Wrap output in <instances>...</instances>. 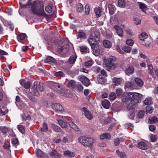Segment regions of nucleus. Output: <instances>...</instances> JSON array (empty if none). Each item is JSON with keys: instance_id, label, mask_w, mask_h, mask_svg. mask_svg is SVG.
<instances>
[{"instance_id": "1", "label": "nucleus", "mask_w": 158, "mask_h": 158, "mask_svg": "<svg viewBox=\"0 0 158 158\" xmlns=\"http://www.w3.org/2000/svg\"><path fill=\"white\" fill-rule=\"evenodd\" d=\"M27 4L22 5L20 3L21 7L23 8H30L33 14L38 16H45L47 14L44 10L43 5L39 1H35L32 3H30V1Z\"/></svg>"}, {"instance_id": "2", "label": "nucleus", "mask_w": 158, "mask_h": 158, "mask_svg": "<svg viewBox=\"0 0 158 158\" xmlns=\"http://www.w3.org/2000/svg\"><path fill=\"white\" fill-rule=\"evenodd\" d=\"M142 95L141 94L135 92H128L124 98L126 102H133L138 104L140 102Z\"/></svg>"}, {"instance_id": "3", "label": "nucleus", "mask_w": 158, "mask_h": 158, "mask_svg": "<svg viewBox=\"0 0 158 158\" xmlns=\"http://www.w3.org/2000/svg\"><path fill=\"white\" fill-rule=\"evenodd\" d=\"M37 87L42 92L44 91L45 89L44 84L42 82H40L38 85L37 82L35 81L33 83L32 87L29 90V92L34 95L37 96H39L40 94L38 90Z\"/></svg>"}, {"instance_id": "4", "label": "nucleus", "mask_w": 158, "mask_h": 158, "mask_svg": "<svg viewBox=\"0 0 158 158\" xmlns=\"http://www.w3.org/2000/svg\"><path fill=\"white\" fill-rule=\"evenodd\" d=\"M115 58L113 56H110L104 60V65L105 68L108 71L114 70L115 68V64L114 63Z\"/></svg>"}, {"instance_id": "5", "label": "nucleus", "mask_w": 158, "mask_h": 158, "mask_svg": "<svg viewBox=\"0 0 158 158\" xmlns=\"http://www.w3.org/2000/svg\"><path fill=\"white\" fill-rule=\"evenodd\" d=\"M99 38L100 33L96 31L90 35L87 41L92 48L99 43Z\"/></svg>"}, {"instance_id": "6", "label": "nucleus", "mask_w": 158, "mask_h": 158, "mask_svg": "<svg viewBox=\"0 0 158 158\" xmlns=\"http://www.w3.org/2000/svg\"><path fill=\"white\" fill-rule=\"evenodd\" d=\"M48 87L56 91L61 95H64V89L60 85V84L52 81L48 82Z\"/></svg>"}, {"instance_id": "7", "label": "nucleus", "mask_w": 158, "mask_h": 158, "mask_svg": "<svg viewBox=\"0 0 158 158\" xmlns=\"http://www.w3.org/2000/svg\"><path fill=\"white\" fill-rule=\"evenodd\" d=\"M78 141L84 146L91 147L93 144L94 139L92 138L81 136L78 138Z\"/></svg>"}, {"instance_id": "8", "label": "nucleus", "mask_w": 158, "mask_h": 158, "mask_svg": "<svg viewBox=\"0 0 158 158\" xmlns=\"http://www.w3.org/2000/svg\"><path fill=\"white\" fill-rule=\"evenodd\" d=\"M63 43L61 46H59L57 48V51L59 53H66L67 52L69 49V46L67 42V40H61Z\"/></svg>"}, {"instance_id": "9", "label": "nucleus", "mask_w": 158, "mask_h": 158, "mask_svg": "<svg viewBox=\"0 0 158 158\" xmlns=\"http://www.w3.org/2000/svg\"><path fill=\"white\" fill-rule=\"evenodd\" d=\"M79 80L84 85L86 86H88L90 84V81L88 78L85 76H79L78 77Z\"/></svg>"}, {"instance_id": "10", "label": "nucleus", "mask_w": 158, "mask_h": 158, "mask_svg": "<svg viewBox=\"0 0 158 158\" xmlns=\"http://www.w3.org/2000/svg\"><path fill=\"white\" fill-rule=\"evenodd\" d=\"M52 109L57 112L61 111L63 110V107L59 103L52 104Z\"/></svg>"}, {"instance_id": "11", "label": "nucleus", "mask_w": 158, "mask_h": 158, "mask_svg": "<svg viewBox=\"0 0 158 158\" xmlns=\"http://www.w3.org/2000/svg\"><path fill=\"white\" fill-rule=\"evenodd\" d=\"M50 158H58L61 157V155L55 150H52L49 153Z\"/></svg>"}, {"instance_id": "12", "label": "nucleus", "mask_w": 158, "mask_h": 158, "mask_svg": "<svg viewBox=\"0 0 158 158\" xmlns=\"http://www.w3.org/2000/svg\"><path fill=\"white\" fill-rule=\"evenodd\" d=\"M84 112L85 116L88 119L91 120L93 118V115L90 112L87 110L85 107H83L82 109Z\"/></svg>"}, {"instance_id": "13", "label": "nucleus", "mask_w": 158, "mask_h": 158, "mask_svg": "<svg viewBox=\"0 0 158 158\" xmlns=\"http://www.w3.org/2000/svg\"><path fill=\"white\" fill-rule=\"evenodd\" d=\"M114 28L116 31V33L120 37H122L123 35V32L122 29L119 26L117 25H115Z\"/></svg>"}, {"instance_id": "14", "label": "nucleus", "mask_w": 158, "mask_h": 158, "mask_svg": "<svg viewBox=\"0 0 158 158\" xmlns=\"http://www.w3.org/2000/svg\"><path fill=\"white\" fill-rule=\"evenodd\" d=\"M138 147L143 150L147 149L148 146V145L144 142H140L138 143Z\"/></svg>"}, {"instance_id": "15", "label": "nucleus", "mask_w": 158, "mask_h": 158, "mask_svg": "<svg viewBox=\"0 0 158 158\" xmlns=\"http://www.w3.org/2000/svg\"><path fill=\"white\" fill-rule=\"evenodd\" d=\"M134 71V67L132 65H130L125 70V73L127 75L129 76L133 74Z\"/></svg>"}, {"instance_id": "16", "label": "nucleus", "mask_w": 158, "mask_h": 158, "mask_svg": "<svg viewBox=\"0 0 158 158\" xmlns=\"http://www.w3.org/2000/svg\"><path fill=\"white\" fill-rule=\"evenodd\" d=\"M151 39L148 37L140 42L143 45L149 46L151 44Z\"/></svg>"}, {"instance_id": "17", "label": "nucleus", "mask_w": 158, "mask_h": 158, "mask_svg": "<svg viewBox=\"0 0 158 158\" xmlns=\"http://www.w3.org/2000/svg\"><path fill=\"white\" fill-rule=\"evenodd\" d=\"M110 103L109 101L106 100H103L102 102V105L104 108L106 109H108L109 108Z\"/></svg>"}, {"instance_id": "18", "label": "nucleus", "mask_w": 158, "mask_h": 158, "mask_svg": "<svg viewBox=\"0 0 158 158\" xmlns=\"http://www.w3.org/2000/svg\"><path fill=\"white\" fill-rule=\"evenodd\" d=\"M77 57V56L76 54L71 56L68 60L69 63L70 64H73L76 60Z\"/></svg>"}, {"instance_id": "19", "label": "nucleus", "mask_w": 158, "mask_h": 158, "mask_svg": "<svg viewBox=\"0 0 158 158\" xmlns=\"http://www.w3.org/2000/svg\"><path fill=\"white\" fill-rule=\"evenodd\" d=\"M125 140V138H117L114 140V143L115 146H118L120 142H123Z\"/></svg>"}, {"instance_id": "20", "label": "nucleus", "mask_w": 158, "mask_h": 158, "mask_svg": "<svg viewBox=\"0 0 158 158\" xmlns=\"http://www.w3.org/2000/svg\"><path fill=\"white\" fill-rule=\"evenodd\" d=\"M107 8L109 10L110 14V15H113L114 13L115 10L114 6L112 5L109 4L107 6Z\"/></svg>"}, {"instance_id": "21", "label": "nucleus", "mask_w": 158, "mask_h": 158, "mask_svg": "<svg viewBox=\"0 0 158 158\" xmlns=\"http://www.w3.org/2000/svg\"><path fill=\"white\" fill-rule=\"evenodd\" d=\"M57 120L58 121L59 124L62 128H65L67 127L68 124L67 123L63 121V120L58 119H57Z\"/></svg>"}, {"instance_id": "22", "label": "nucleus", "mask_w": 158, "mask_h": 158, "mask_svg": "<svg viewBox=\"0 0 158 158\" xmlns=\"http://www.w3.org/2000/svg\"><path fill=\"white\" fill-rule=\"evenodd\" d=\"M128 102L129 104L127 105V109L128 110L134 109L135 106L137 105V104L133 102L132 101L131 102L129 101Z\"/></svg>"}, {"instance_id": "23", "label": "nucleus", "mask_w": 158, "mask_h": 158, "mask_svg": "<svg viewBox=\"0 0 158 158\" xmlns=\"http://www.w3.org/2000/svg\"><path fill=\"white\" fill-rule=\"evenodd\" d=\"M44 62L46 63L52 62L54 63L56 62L55 59L53 57L48 56L47 58L44 60Z\"/></svg>"}, {"instance_id": "24", "label": "nucleus", "mask_w": 158, "mask_h": 158, "mask_svg": "<svg viewBox=\"0 0 158 158\" xmlns=\"http://www.w3.org/2000/svg\"><path fill=\"white\" fill-rule=\"evenodd\" d=\"M139 8L141 9L142 11L146 13L145 11L148 9L146 5L142 2H139Z\"/></svg>"}, {"instance_id": "25", "label": "nucleus", "mask_w": 158, "mask_h": 158, "mask_svg": "<svg viewBox=\"0 0 158 158\" xmlns=\"http://www.w3.org/2000/svg\"><path fill=\"white\" fill-rule=\"evenodd\" d=\"M103 43L104 47L107 48H110L112 46L111 42L107 40L103 41Z\"/></svg>"}, {"instance_id": "26", "label": "nucleus", "mask_w": 158, "mask_h": 158, "mask_svg": "<svg viewBox=\"0 0 158 158\" xmlns=\"http://www.w3.org/2000/svg\"><path fill=\"white\" fill-rule=\"evenodd\" d=\"M69 125L71 127L76 131H80V128L73 122L70 123L69 124Z\"/></svg>"}, {"instance_id": "27", "label": "nucleus", "mask_w": 158, "mask_h": 158, "mask_svg": "<svg viewBox=\"0 0 158 158\" xmlns=\"http://www.w3.org/2000/svg\"><path fill=\"white\" fill-rule=\"evenodd\" d=\"M135 81L138 86L141 87L143 85V82L139 78H135Z\"/></svg>"}, {"instance_id": "28", "label": "nucleus", "mask_w": 158, "mask_h": 158, "mask_svg": "<svg viewBox=\"0 0 158 158\" xmlns=\"http://www.w3.org/2000/svg\"><path fill=\"white\" fill-rule=\"evenodd\" d=\"M67 86L69 87H71L72 88H74L76 86V83L75 81L71 80L67 84Z\"/></svg>"}, {"instance_id": "29", "label": "nucleus", "mask_w": 158, "mask_h": 158, "mask_svg": "<svg viewBox=\"0 0 158 158\" xmlns=\"http://www.w3.org/2000/svg\"><path fill=\"white\" fill-rule=\"evenodd\" d=\"M77 36V39L80 38L81 39H85L86 37L85 34L83 31L79 32Z\"/></svg>"}, {"instance_id": "30", "label": "nucleus", "mask_w": 158, "mask_h": 158, "mask_svg": "<svg viewBox=\"0 0 158 158\" xmlns=\"http://www.w3.org/2000/svg\"><path fill=\"white\" fill-rule=\"evenodd\" d=\"M100 138L101 139H109L111 138V135L109 133H106L101 135Z\"/></svg>"}, {"instance_id": "31", "label": "nucleus", "mask_w": 158, "mask_h": 158, "mask_svg": "<svg viewBox=\"0 0 158 158\" xmlns=\"http://www.w3.org/2000/svg\"><path fill=\"white\" fill-rule=\"evenodd\" d=\"M94 11L97 17H99L101 15L102 10L99 8H96L94 9Z\"/></svg>"}, {"instance_id": "32", "label": "nucleus", "mask_w": 158, "mask_h": 158, "mask_svg": "<svg viewBox=\"0 0 158 158\" xmlns=\"http://www.w3.org/2000/svg\"><path fill=\"white\" fill-rule=\"evenodd\" d=\"M53 6L52 5H49L46 6L45 10L46 12L48 13H51L52 10Z\"/></svg>"}, {"instance_id": "33", "label": "nucleus", "mask_w": 158, "mask_h": 158, "mask_svg": "<svg viewBox=\"0 0 158 158\" xmlns=\"http://www.w3.org/2000/svg\"><path fill=\"white\" fill-rule=\"evenodd\" d=\"M36 154L39 158H43L44 154L40 150H38L36 152Z\"/></svg>"}, {"instance_id": "34", "label": "nucleus", "mask_w": 158, "mask_h": 158, "mask_svg": "<svg viewBox=\"0 0 158 158\" xmlns=\"http://www.w3.org/2000/svg\"><path fill=\"white\" fill-rule=\"evenodd\" d=\"M113 81L114 84L117 85L120 84L121 80L120 78L114 77L113 78Z\"/></svg>"}, {"instance_id": "35", "label": "nucleus", "mask_w": 158, "mask_h": 158, "mask_svg": "<svg viewBox=\"0 0 158 158\" xmlns=\"http://www.w3.org/2000/svg\"><path fill=\"white\" fill-rule=\"evenodd\" d=\"M40 130L43 132H46L48 131V126L46 123H43L42 127L41 128Z\"/></svg>"}, {"instance_id": "36", "label": "nucleus", "mask_w": 158, "mask_h": 158, "mask_svg": "<svg viewBox=\"0 0 158 158\" xmlns=\"http://www.w3.org/2000/svg\"><path fill=\"white\" fill-rule=\"evenodd\" d=\"M148 37V35L145 33H142L139 35V38L142 41Z\"/></svg>"}, {"instance_id": "37", "label": "nucleus", "mask_w": 158, "mask_h": 158, "mask_svg": "<svg viewBox=\"0 0 158 158\" xmlns=\"http://www.w3.org/2000/svg\"><path fill=\"white\" fill-rule=\"evenodd\" d=\"M26 36V35L25 33H20L17 36V38L18 40H24Z\"/></svg>"}, {"instance_id": "38", "label": "nucleus", "mask_w": 158, "mask_h": 158, "mask_svg": "<svg viewBox=\"0 0 158 158\" xmlns=\"http://www.w3.org/2000/svg\"><path fill=\"white\" fill-rule=\"evenodd\" d=\"M18 128L19 131L22 134H24L25 133V127L24 126L20 125L18 126Z\"/></svg>"}, {"instance_id": "39", "label": "nucleus", "mask_w": 158, "mask_h": 158, "mask_svg": "<svg viewBox=\"0 0 158 158\" xmlns=\"http://www.w3.org/2000/svg\"><path fill=\"white\" fill-rule=\"evenodd\" d=\"M118 5L119 6L123 8L125 6V2L124 0H118Z\"/></svg>"}, {"instance_id": "40", "label": "nucleus", "mask_w": 158, "mask_h": 158, "mask_svg": "<svg viewBox=\"0 0 158 158\" xmlns=\"http://www.w3.org/2000/svg\"><path fill=\"white\" fill-rule=\"evenodd\" d=\"M153 111V108L151 107L150 106H148L146 107V114H151Z\"/></svg>"}, {"instance_id": "41", "label": "nucleus", "mask_w": 158, "mask_h": 158, "mask_svg": "<svg viewBox=\"0 0 158 158\" xmlns=\"http://www.w3.org/2000/svg\"><path fill=\"white\" fill-rule=\"evenodd\" d=\"M64 154L65 156H68L70 157H72L74 155L73 152H71L69 150L65 151L64 152Z\"/></svg>"}, {"instance_id": "42", "label": "nucleus", "mask_w": 158, "mask_h": 158, "mask_svg": "<svg viewBox=\"0 0 158 158\" xmlns=\"http://www.w3.org/2000/svg\"><path fill=\"white\" fill-rule=\"evenodd\" d=\"M116 152L121 158H126V155L124 152H120L118 150H117Z\"/></svg>"}, {"instance_id": "43", "label": "nucleus", "mask_w": 158, "mask_h": 158, "mask_svg": "<svg viewBox=\"0 0 158 158\" xmlns=\"http://www.w3.org/2000/svg\"><path fill=\"white\" fill-rule=\"evenodd\" d=\"M101 76L99 75L98 78V81L99 83L101 84H103L106 82V80L103 77H100Z\"/></svg>"}, {"instance_id": "44", "label": "nucleus", "mask_w": 158, "mask_h": 158, "mask_svg": "<svg viewBox=\"0 0 158 158\" xmlns=\"http://www.w3.org/2000/svg\"><path fill=\"white\" fill-rule=\"evenodd\" d=\"M80 50L82 53H86L88 51V49L86 46H83L80 47Z\"/></svg>"}, {"instance_id": "45", "label": "nucleus", "mask_w": 158, "mask_h": 158, "mask_svg": "<svg viewBox=\"0 0 158 158\" xmlns=\"http://www.w3.org/2000/svg\"><path fill=\"white\" fill-rule=\"evenodd\" d=\"M53 130L56 132H60L61 131V129L60 127L56 125H54L53 126Z\"/></svg>"}, {"instance_id": "46", "label": "nucleus", "mask_w": 158, "mask_h": 158, "mask_svg": "<svg viewBox=\"0 0 158 158\" xmlns=\"http://www.w3.org/2000/svg\"><path fill=\"white\" fill-rule=\"evenodd\" d=\"M83 10V6L81 3H79L77 6L76 10L77 12H81Z\"/></svg>"}, {"instance_id": "47", "label": "nucleus", "mask_w": 158, "mask_h": 158, "mask_svg": "<svg viewBox=\"0 0 158 158\" xmlns=\"http://www.w3.org/2000/svg\"><path fill=\"white\" fill-rule=\"evenodd\" d=\"M150 121H151V123H154L156 122L158 123V118H157L156 117L153 116L149 118Z\"/></svg>"}, {"instance_id": "48", "label": "nucleus", "mask_w": 158, "mask_h": 158, "mask_svg": "<svg viewBox=\"0 0 158 158\" xmlns=\"http://www.w3.org/2000/svg\"><path fill=\"white\" fill-rule=\"evenodd\" d=\"M12 144L15 145V147H16V145H19V143L17 138L13 139L12 140Z\"/></svg>"}, {"instance_id": "49", "label": "nucleus", "mask_w": 158, "mask_h": 158, "mask_svg": "<svg viewBox=\"0 0 158 158\" xmlns=\"http://www.w3.org/2000/svg\"><path fill=\"white\" fill-rule=\"evenodd\" d=\"M21 116L23 120H28L29 121L31 119V116L29 115H27L26 117L24 114H22Z\"/></svg>"}, {"instance_id": "50", "label": "nucleus", "mask_w": 158, "mask_h": 158, "mask_svg": "<svg viewBox=\"0 0 158 158\" xmlns=\"http://www.w3.org/2000/svg\"><path fill=\"white\" fill-rule=\"evenodd\" d=\"M123 90L121 88H118L116 90V93L117 95L118 96H120L122 95L123 93Z\"/></svg>"}, {"instance_id": "51", "label": "nucleus", "mask_w": 158, "mask_h": 158, "mask_svg": "<svg viewBox=\"0 0 158 158\" xmlns=\"http://www.w3.org/2000/svg\"><path fill=\"white\" fill-rule=\"evenodd\" d=\"M131 50V47L128 46H126L123 48V50L127 52H129Z\"/></svg>"}, {"instance_id": "52", "label": "nucleus", "mask_w": 158, "mask_h": 158, "mask_svg": "<svg viewBox=\"0 0 158 158\" xmlns=\"http://www.w3.org/2000/svg\"><path fill=\"white\" fill-rule=\"evenodd\" d=\"M93 49V54L96 56H98L99 54V50L95 47Z\"/></svg>"}, {"instance_id": "53", "label": "nucleus", "mask_w": 158, "mask_h": 158, "mask_svg": "<svg viewBox=\"0 0 158 158\" xmlns=\"http://www.w3.org/2000/svg\"><path fill=\"white\" fill-rule=\"evenodd\" d=\"M64 74L61 71L56 72L54 74V76L56 77H63Z\"/></svg>"}, {"instance_id": "54", "label": "nucleus", "mask_w": 158, "mask_h": 158, "mask_svg": "<svg viewBox=\"0 0 158 158\" xmlns=\"http://www.w3.org/2000/svg\"><path fill=\"white\" fill-rule=\"evenodd\" d=\"M146 105H150L152 103V101L150 98H146L143 102Z\"/></svg>"}, {"instance_id": "55", "label": "nucleus", "mask_w": 158, "mask_h": 158, "mask_svg": "<svg viewBox=\"0 0 158 158\" xmlns=\"http://www.w3.org/2000/svg\"><path fill=\"white\" fill-rule=\"evenodd\" d=\"M110 99L111 100H114L116 98V94L114 92L111 93L109 95Z\"/></svg>"}, {"instance_id": "56", "label": "nucleus", "mask_w": 158, "mask_h": 158, "mask_svg": "<svg viewBox=\"0 0 158 158\" xmlns=\"http://www.w3.org/2000/svg\"><path fill=\"white\" fill-rule=\"evenodd\" d=\"M133 85L132 83L129 81H127L125 83V86L126 88H131Z\"/></svg>"}, {"instance_id": "57", "label": "nucleus", "mask_w": 158, "mask_h": 158, "mask_svg": "<svg viewBox=\"0 0 158 158\" xmlns=\"http://www.w3.org/2000/svg\"><path fill=\"white\" fill-rule=\"evenodd\" d=\"M134 23L136 25L139 24L141 23V20L137 17L134 18Z\"/></svg>"}, {"instance_id": "58", "label": "nucleus", "mask_w": 158, "mask_h": 158, "mask_svg": "<svg viewBox=\"0 0 158 158\" xmlns=\"http://www.w3.org/2000/svg\"><path fill=\"white\" fill-rule=\"evenodd\" d=\"M150 138L151 141L152 142H154L156 141V135H150Z\"/></svg>"}, {"instance_id": "59", "label": "nucleus", "mask_w": 158, "mask_h": 158, "mask_svg": "<svg viewBox=\"0 0 158 158\" xmlns=\"http://www.w3.org/2000/svg\"><path fill=\"white\" fill-rule=\"evenodd\" d=\"M144 114V112L142 110H140L138 113V116L139 118H142L143 117Z\"/></svg>"}, {"instance_id": "60", "label": "nucleus", "mask_w": 158, "mask_h": 158, "mask_svg": "<svg viewBox=\"0 0 158 158\" xmlns=\"http://www.w3.org/2000/svg\"><path fill=\"white\" fill-rule=\"evenodd\" d=\"M7 112V109L5 107H3L1 109V112L2 115H5Z\"/></svg>"}, {"instance_id": "61", "label": "nucleus", "mask_w": 158, "mask_h": 158, "mask_svg": "<svg viewBox=\"0 0 158 158\" xmlns=\"http://www.w3.org/2000/svg\"><path fill=\"white\" fill-rule=\"evenodd\" d=\"M135 117V111L134 110H132L131 111L130 115L129 118L130 119H133Z\"/></svg>"}, {"instance_id": "62", "label": "nucleus", "mask_w": 158, "mask_h": 158, "mask_svg": "<svg viewBox=\"0 0 158 158\" xmlns=\"http://www.w3.org/2000/svg\"><path fill=\"white\" fill-rule=\"evenodd\" d=\"M126 43L128 45L132 46L134 43L133 40L131 39H129L127 40L126 41Z\"/></svg>"}, {"instance_id": "63", "label": "nucleus", "mask_w": 158, "mask_h": 158, "mask_svg": "<svg viewBox=\"0 0 158 158\" xmlns=\"http://www.w3.org/2000/svg\"><path fill=\"white\" fill-rule=\"evenodd\" d=\"M126 33L128 35H133V32L131 30L127 29L126 30Z\"/></svg>"}, {"instance_id": "64", "label": "nucleus", "mask_w": 158, "mask_h": 158, "mask_svg": "<svg viewBox=\"0 0 158 158\" xmlns=\"http://www.w3.org/2000/svg\"><path fill=\"white\" fill-rule=\"evenodd\" d=\"M89 7L88 6L86 5L85 7V13L86 15H88L89 12Z\"/></svg>"}]
</instances>
